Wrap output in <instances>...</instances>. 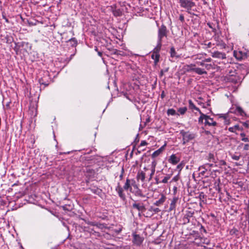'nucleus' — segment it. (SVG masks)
<instances>
[{
  "instance_id": "nucleus-11",
  "label": "nucleus",
  "mask_w": 249,
  "mask_h": 249,
  "mask_svg": "<svg viewBox=\"0 0 249 249\" xmlns=\"http://www.w3.org/2000/svg\"><path fill=\"white\" fill-rule=\"evenodd\" d=\"M132 207L137 209L139 212L142 213L145 211L146 209L143 203L135 202L132 204Z\"/></svg>"
},
{
  "instance_id": "nucleus-17",
  "label": "nucleus",
  "mask_w": 249,
  "mask_h": 249,
  "mask_svg": "<svg viewBox=\"0 0 249 249\" xmlns=\"http://www.w3.org/2000/svg\"><path fill=\"white\" fill-rule=\"evenodd\" d=\"M166 144L165 143L163 146L160 147L159 149L155 151L152 154V157L155 158L158 156L164 149L165 147L166 146Z\"/></svg>"
},
{
  "instance_id": "nucleus-12",
  "label": "nucleus",
  "mask_w": 249,
  "mask_h": 249,
  "mask_svg": "<svg viewBox=\"0 0 249 249\" xmlns=\"http://www.w3.org/2000/svg\"><path fill=\"white\" fill-rule=\"evenodd\" d=\"M160 198L159 199L154 203V205L156 206H160L162 205L166 200V196L163 194L160 195Z\"/></svg>"
},
{
  "instance_id": "nucleus-18",
  "label": "nucleus",
  "mask_w": 249,
  "mask_h": 249,
  "mask_svg": "<svg viewBox=\"0 0 249 249\" xmlns=\"http://www.w3.org/2000/svg\"><path fill=\"white\" fill-rule=\"evenodd\" d=\"M195 65L191 64L190 65H186L183 67L184 70L186 72L194 71L195 69Z\"/></svg>"
},
{
  "instance_id": "nucleus-35",
  "label": "nucleus",
  "mask_w": 249,
  "mask_h": 249,
  "mask_svg": "<svg viewBox=\"0 0 249 249\" xmlns=\"http://www.w3.org/2000/svg\"><path fill=\"white\" fill-rule=\"evenodd\" d=\"M168 115H175L176 114V110L173 108L168 109L167 111Z\"/></svg>"
},
{
  "instance_id": "nucleus-39",
  "label": "nucleus",
  "mask_w": 249,
  "mask_h": 249,
  "mask_svg": "<svg viewBox=\"0 0 249 249\" xmlns=\"http://www.w3.org/2000/svg\"><path fill=\"white\" fill-rule=\"evenodd\" d=\"M184 166V163L183 162H180L177 166V169L180 172Z\"/></svg>"
},
{
  "instance_id": "nucleus-9",
  "label": "nucleus",
  "mask_w": 249,
  "mask_h": 249,
  "mask_svg": "<svg viewBox=\"0 0 249 249\" xmlns=\"http://www.w3.org/2000/svg\"><path fill=\"white\" fill-rule=\"evenodd\" d=\"M178 198L177 196L174 197L171 200V203L170 204V207L168 209V212H171L173 211H175L176 208L177 206V203L178 201Z\"/></svg>"
},
{
  "instance_id": "nucleus-44",
  "label": "nucleus",
  "mask_w": 249,
  "mask_h": 249,
  "mask_svg": "<svg viewBox=\"0 0 249 249\" xmlns=\"http://www.w3.org/2000/svg\"><path fill=\"white\" fill-rule=\"evenodd\" d=\"M238 128V125H235L234 127H231L229 128V130L231 132H234L235 131V129Z\"/></svg>"
},
{
  "instance_id": "nucleus-15",
  "label": "nucleus",
  "mask_w": 249,
  "mask_h": 249,
  "mask_svg": "<svg viewBox=\"0 0 249 249\" xmlns=\"http://www.w3.org/2000/svg\"><path fill=\"white\" fill-rule=\"evenodd\" d=\"M212 56L214 58H221L222 59H226V54L218 51H215L212 53Z\"/></svg>"
},
{
  "instance_id": "nucleus-56",
  "label": "nucleus",
  "mask_w": 249,
  "mask_h": 249,
  "mask_svg": "<svg viewBox=\"0 0 249 249\" xmlns=\"http://www.w3.org/2000/svg\"><path fill=\"white\" fill-rule=\"evenodd\" d=\"M179 19L182 22L184 21V16L182 15H180L179 16Z\"/></svg>"
},
{
  "instance_id": "nucleus-59",
  "label": "nucleus",
  "mask_w": 249,
  "mask_h": 249,
  "mask_svg": "<svg viewBox=\"0 0 249 249\" xmlns=\"http://www.w3.org/2000/svg\"><path fill=\"white\" fill-rule=\"evenodd\" d=\"M211 60H212L211 58H209L205 59V60H204L203 61L204 62H211Z\"/></svg>"
},
{
  "instance_id": "nucleus-40",
  "label": "nucleus",
  "mask_w": 249,
  "mask_h": 249,
  "mask_svg": "<svg viewBox=\"0 0 249 249\" xmlns=\"http://www.w3.org/2000/svg\"><path fill=\"white\" fill-rule=\"evenodd\" d=\"M149 211H153L155 213H158L159 212H160V210L159 208H153L152 207H151L149 209Z\"/></svg>"
},
{
  "instance_id": "nucleus-21",
  "label": "nucleus",
  "mask_w": 249,
  "mask_h": 249,
  "mask_svg": "<svg viewBox=\"0 0 249 249\" xmlns=\"http://www.w3.org/2000/svg\"><path fill=\"white\" fill-rule=\"evenodd\" d=\"M162 42L157 41V45L156 47L153 50V53L160 54V51L161 49Z\"/></svg>"
},
{
  "instance_id": "nucleus-53",
  "label": "nucleus",
  "mask_w": 249,
  "mask_h": 249,
  "mask_svg": "<svg viewBox=\"0 0 249 249\" xmlns=\"http://www.w3.org/2000/svg\"><path fill=\"white\" fill-rule=\"evenodd\" d=\"M200 230L201 231H203L204 233H207L206 230L202 225H201Z\"/></svg>"
},
{
  "instance_id": "nucleus-32",
  "label": "nucleus",
  "mask_w": 249,
  "mask_h": 249,
  "mask_svg": "<svg viewBox=\"0 0 249 249\" xmlns=\"http://www.w3.org/2000/svg\"><path fill=\"white\" fill-rule=\"evenodd\" d=\"M151 173H150L149 174V180H150L152 177H153V175L155 173V165H153L151 167Z\"/></svg>"
},
{
  "instance_id": "nucleus-5",
  "label": "nucleus",
  "mask_w": 249,
  "mask_h": 249,
  "mask_svg": "<svg viewBox=\"0 0 249 249\" xmlns=\"http://www.w3.org/2000/svg\"><path fill=\"white\" fill-rule=\"evenodd\" d=\"M132 186H133L134 187H137V185L135 184V181L134 179L127 178L123 186V188L126 191L129 190L131 191L132 190Z\"/></svg>"
},
{
  "instance_id": "nucleus-64",
  "label": "nucleus",
  "mask_w": 249,
  "mask_h": 249,
  "mask_svg": "<svg viewBox=\"0 0 249 249\" xmlns=\"http://www.w3.org/2000/svg\"><path fill=\"white\" fill-rule=\"evenodd\" d=\"M206 106H210V100H208V101L207 102Z\"/></svg>"
},
{
  "instance_id": "nucleus-19",
  "label": "nucleus",
  "mask_w": 249,
  "mask_h": 249,
  "mask_svg": "<svg viewBox=\"0 0 249 249\" xmlns=\"http://www.w3.org/2000/svg\"><path fill=\"white\" fill-rule=\"evenodd\" d=\"M189 103V108L191 110H196L198 111L199 113L200 114V112H202L201 110L196 107L195 104L193 103V101L191 100H189L188 101Z\"/></svg>"
},
{
  "instance_id": "nucleus-42",
  "label": "nucleus",
  "mask_w": 249,
  "mask_h": 249,
  "mask_svg": "<svg viewBox=\"0 0 249 249\" xmlns=\"http://www.w3.org/2000/svg\"><path fill=\"white\" fill-rule=\"evenodd\" d=\"M122 53L123 52L121 51L118 50H114L112 53V54L122 55Z\"/></svg>"
},
{
  "instance_id": "nucleus-51",
  "label": "nucleus",
  "mask_w": 249,
  "mask_h": 249,
  "mask_svg": "<svg viewBox=\"0 0 249 249\" xmlns=\"http://www.w3.org/2000/svg\"><path fill=\"white\" fill-rule=\"evenodd\" d=\"M168 71V68L165 69L164 70H161L160 71V76H162L165 72H167Z\"/></svg>"
},
{
  "instance_id": "nucleus-16",
  "label": "nucleus",
  "mask_w": 249,
  "mask_h": 249,
  "mask_svg": "<svg viewBox=\"0 0 249 249\" xmlns=\"http://www.w3.org/2000/svg\"><path fill=\"white\" fill-rule=\"evenodd\" d=\"M207 160H208L210 162H212L213 163H216L217 162V158L216 156H215L213 153H209L206 157Z\"/></svg>"
},
{
  "instance_id": "nucleus-29",
  "label": "nucleus",
  "mask_w": 249,
  "mask_h": 249,
  "mask_svg": "<svg viewBox=\"0 0 249 249\" xmlns=\"http://www.w3.org/2000/svg\"><path fill=\"white\" fill-rule=\"evenodd\" d=\"M137 190L135 192V196H137L142 197H145V195H143L142 190L138 189L137 187Z\"/></svg>"
},
{
  "instance_id": "nucleus-61",
  "label": "nucleus",
  "mask_w": 249,
  "mask_h": 249,
  "mask_svg": "<svg viewBox=\"0 0 249 249\" xmlns=\"http://www.w3.org/2000/svg\"><path fill=\"white\" fill-rule=\"evenodd\" d=\"M198 64L200 65V66H204L205 65L204 61L198 62Z\"/></svg>"
},
{
  "instance_id": "nucleus-8",
  "label": "nucleus",
  "mask_w": 249,
  "mask_h": 249,
  "mask_svg": "<svg viewBox=\"0 0 249 249\" xmlns=\"http://www.w3.org/2000/svg\"><path fill=\"white\" fill-rule=\"evenodd\" d=\"M115 190L121 199L123 200H125L126 198L125 195L124 193V188L121 186L120 183H118L117 186L116 187Z\"/></svg>"
},
{
  "instance_id": "nucleus-14",
  "label": "nucleus",
  "mask_w": 249,
  "mask_h": 249,
  "mask_svg": "<svg viewBox=\"0 0 249 249\" xmlns=\"http://www.w3.org/2000/svg\"><path fill=\"white\" fill-rule=\"evenodd\" d=\"M15 45L14 50L17 52L20 48L27 47L29 44L28 42H21L18 43L15 42Z\"/></svg>"
},
{
  "instance_id": "nucleus-30",
  "label": "nucleus",
  "mask_w": 249,
  "mask_h": 249,
  "mask_svg": "<svg viewBox=\"0 0 249 249\" xmlns=\"http://www.w3.org/2000/svg\"><path fill=\"white\" fill-rule=\"evenodd\" d=\"M177 53L174 47H171L170 49V55L172 57H178V55H177Z\"/></svg>"
},
{
  "instance_id": "nucleus-45",
  "label": "nucleus",
  "mask_w": 249,
  "mask_h": 249,
  "mask_svg": "<svg viewBox=\"0 0 249 249\" xmlns=\"http://www.w3.org/2000/svg\"><path fill=\"white\" fill-rule=\"evenodd\" d=\"M147 144H148V143L146 142V141H141V142L140 143L139 147L145 146V145H147Z\"/></svg>"
},
{
  "instance_id": "nucleus-4",
  "label": "nucleus",
  "mask_w": 249,
  "mask_h": 249,
  "mask_svg": "<svg viewBox=\"0 0 249 249\" xmlns=\"http://www.w3.org/2000/svg\"><path fill=\"white\" fill-rule=\"evenodd\" d=\"M168 31L165 25L162 24L159 27L158 32V41L162 42V38L164 37H167Z\"/></svg>"
},
{
  "instance_id": "nucleus-2",
  "label": "nucleus",
  "mask_w": 249,
  "mask_h": 249,
  "mask_svg": "<svg viewBox=\"0 0 249 249\" xmlns=\"http://www.w3.org/2000/svg\"><path fill=\"white\" fill-rule=\"evenodd\" d=\"M178 1L180 7L185 9L189 14H192V8L196 6V3L194 1L191 0H178Z\"/></svg>"
},
{
  "instance_id": "nucleus-55",
  "label": "nucleus",
  "mask_w": 249,
  "mask_h": 249,
  "mask_svg": "<svg viewBox=\"0 0 249 249\" xmlns=\"http://www.w3.org/2000/svg\"><path fill=\"white\" fill-rule=\"evenodd\" d=\"M206 165H208L209 167H217V165L216 164H213V163H208L207 164H206Z\"/></svg>"
},
{
  "instance_id": "nucleus-48",
  "label": "nucleus",
  "mask_w": 249,
  "mask_h": 249,
  "mask_svg": "<svg viewBox=\"0 0 249 249\" xmlns=\"http://www.w3.org/2000/svg\"><path fill=\"white\" fill-rule=\"evenodd\" d=\"M202 240H203V243L206 245H209L210 243V240L207 238H204L203 239L202 238Z\"/></svg>"
},
{
  "instance_id": "nucleus-54",
  "label": "nucleus",
  "mask_w": 249,
  "mask_h": 249,
  "mask_svg": "<svg viewBox=\"0 0 249 249\" xmlns=\"http://www.w3.org/2000/svg\"><path fill=\"white\" fill-rule=\"evenodd\" d=\"M207 25L209 26V27L213 29V31H215V29L214 28L213 26V24L211 23H208Z\"/></svg>"
},
{
  "instance_id": "nucleus-37",
  "label": "nucleus",
  "mask_w": 249,
  "mask_h": 249,
  "mask_svg": "<svg viewBox=\"0 0 249 249\" xmlns=\"http://www.w3.org/2000/svg\"><path fill=\"white\" fill-rule=\"evenodd\" d=\"M240 157H241L240 155H235V154L231 155V157L232 159L233 160H238L240 159Z\"/></svg>"
},
{
  "instance_id": "nucleus-27",
  "label": "nucleus",
  "mask_w": 249,
  "mask_h": 249,
  "mask_svg": "<svg viewBox=\"0 0 249 249\" xmlns=\"http://www.w3.org/2000/svg\"><path fill=\"white\" fill-rule=\"evenodd\" d=\"M85 222L86 223H87L88 225H91V226H96L98 228H100L101 226L102 225V224H99V223H96V222H90V221H86L84 219H83Z\"/></svg>"
},
{
  "instance_id": "nucleus-25",
  "label": "nucleus",
  "mask_w": 249,
  "mask_h": 249,
  "mask_svg": "<svg viewBox=\"0 0 249 249\" xmlns=\"http://www.w3.org/2000/svg\"><path fill=\"white\" fill-rule=\"evenodd\" d=\"M194 72L199 75L207 73L206 71H205L204 69H201L200 68H195V69H194Z\"/></svg>"
},
{
  "instance_id": "nucleus-58",
  "label": "nucleus",
  "mask_w": 249,
  "mask_h": 249,
  "mask_svg": "<svg viewBox=\"0 0 249 249\" xmlns=\"http://www.w3.org/2000/svg\"><path fill=\"white\" fill-rule=\"evenodd\" d=\"M220 163L221 165H225L226 164V161L223 160H220Z\"/></svg>"
},
{
  "instance_id": "nucleus-49",
  "label": "nucleus",
  "mask_w": 249,
  "mask_h": 249,
  "mask_svg": "<svg viewBox=\"0 0 249 249\" xmlns=\"http://www.w3.org/2000/svg\"><path fill=\"white\" fill-rule=\"evenodd\" d=\"M124 168L123 167L122 168V170H121V174H120V176H119V178H120V180H122L123 178V175H124Z\"/></svg>"
},
{
  "instance_id": "nucleus-28",
  "label": "nucleus",
  "mask_w": 249,
  "mask_h": 249,
  "mask_svg": "<svg viewBox=\"0 0 249 249\" xmlns=\"http://www.w3.org/2000/svg\"><path fill=\"white\" fill-rule=\"evenodd\" d=\"M241 140L244 142H249V138L246 136L244 133H241L240 134Z\"/></svg>"
},
{
  "instance_id": "nucleus-3",
  "label": "nucleus",
  "mask_w": 249,
  "mask_h": 249,
  "mask_svg": "<svg viewBox=\"0 0 249 249\" xmlns=\"http://www.w3.org/2000/svg\"><path fill=\"white\" fill-rule=\"evenodd\" d=\"M180 134L182 137V144H185L191 140L194 139L196 137V134L189 131H185L184 130L180 131Z\"/></svg>"
},
{
  "instance_id": "nucleus-1",
  "label": "nucleus",
  "mask_w": 249,
  "mask_h": 249,
  "mask_svg": "<svg viewBox=\"0 0 249 249\" xmlns=\"http://www.w3.org/2000/svg\"><path fill=\"white\" fill-rule=\"evenodd\" d=\"M199 123L203 124L206 128H214L217 125V123L210 116L207 115L202 112H200V116L198 118Z\"/></svg>"
},
{
  "instance_id": "nucleus-13",
  "label": "nucleus",
  "mask_w": 249,
  "mask_h": 249,
  "mask_svg": "<svg viewBox=\"0 0 249 249\" xmlns=\"http://www.w3.org/2000/svg\"><path fill=\"white\" fill-rule=\"evenodd\" d=\"M179 161L180 158L178 157L175 154L171 155L168 159L169 162L173 165L177 164Z\"/></svg>"
},
{
  "instance_id": "nucleus-63",
  "label": "nucleus",
  "mask_w": 249,
  "mask_h": 249,
  "mask_svg": "<svg viewBox=\"0 0 249 249\" xmlns=\"http://www.w3.org/2000/svg\"><path fill=\"white\" fill-rule=\"evenodd\" d=\"M178 249H186L185 246H180L179 247Z\"/></svg>"
},
{
  "instance_id": "nucleus-24",
  "label": "nucleus",
  "mask_w": 249,
  "mask_h": 249,
  "mask_svg": "<svg viewBox=\"0 0 249 249\" xmlns=\"http://www.w3.org/2000/svg\"><path fill=\"white\" fill-rule=\"evenodd\" d=\"M234 112L235 113L239 114L240 115H241L242 116H243L245 115V114H246L245 112L243 110V109L240 107H236Z\"/></svg>"
},
{
  "instance_id": "nucleus-38",
  "label": "nucleus",
  "mask_w": 249,
  "mask_h": 249,
  "mask_svg": "<svg viewBox=\"0 0 249 249\" xmlns=\"http://www.w3.org/2000/svg\"><path fill=\"white\" fill-rule=\"evenodd\" d=\"M62 208L65 211H70L72 210V207L70 205H65L62 206Z\"/></svg>"
},
{
  "instance_id": "nucleus-60",
  "label": "nucleus",
  "mask_w": 249,
  "mask_h": 249,
  "mask_svg": "<svg viewBox=\"0 0 249 249\" xmlns=\"http://www.w3.org/2000/svg\"><path fill=\"white\" fill-rule=\"evenodd\" d=\"M95 50L98 52V54L99 55V56H102V52H98V51H97V48L96 47V48L95 49Z\"/></svg>"
},
{
  "instance_id": "nucleus-33",
  "label": "nucleus",
  "mask_w": 249,
  "mask_h": 249,
  "mask_svg": "<svg viewBox=\"0 0 249 249\" xmlns=\"http://www.w3.org/2000/svg\"><path fill=\"white\" fill-rule=\"evenodd\" d=\"M0 10L1 11V15H2V18L5 20V21L6 23H9V20H8V19L6 17V13H5V11L4 10H2L1 7L0 8Z\"/></svg>"
},
{
  "instance_id": "nucleus-57",
  "label": "nucleus",
  "mask_w": 249,
  "mask_h": 249,
  "mask_svg": "<svg viewBox=\"0 0 249 249\" xmlns=\"http://www.w3.org/2000/svg\"><path fill=\"white\" fill-rule=\"evenodd\" d=\"M200 168H203L204 169V170L202 171L201 172V174L202 175H204L205 173L206 172V171L207 170L206 169H205V168L202 166L201 167H200Z\"/></svg>"
},
{
  "instance_id": "nucleus-23",
  "label": "nucleus",
  "mask_w": 249,
  "mask_h": 249,
  "mask_svg": "<svg viewBox=\"0 0 249 249\" xmlns=\"http://www.w3.org/2000/svg\"><path fill=\"white\" fill-rule=\"evenodd\" d=\"M160 55V54L153 53L151 55V58L154 60L155 65H157L159 61Z\"/></svg>"
},
{
  "instance_id": "nucleus-43",
  "label": "nucleus",
  "mask_w": 249,
  "mask_h": 249,
  "mask_svg": "<svg viewBox=\"0 0 249 249\" xmlns=\"http://www.w3.org/2000/svg\"><path fill=\"white\" fill-rule=\"evenodd\" d=\"M216 45L224 47L225 44L223 43L221 40H218L216 42Z\"/></svg>"
},
{
  "instance_id": "nucleus-34",
  "label": "nucleus",
  "mask_w": 249,
  "mask_h": 249,
  "mask_svg": "<svg viewBox=\"0 0 249 249\" xmlns=\"http://www.w3.org/2000/svg\"><path fill=\"white\" fill-rule=\"evenodd\" d=\"M187 110V108L186 107H180L178 109V111L181 114L184 115Z\"/></svg>"
},
{
  "instance_id": "nucleus-41",
  "label": "nucleus",
  "mask_w": 249,
  "mask_h": 249,
  "mask_svg": "<svg viewBox=\"0 0 249 249\" xmlns=\"http://www.w3.org/2000/svg\"><path fill=\"white\" fill-rule=\"evenodd\" d=\"M237 232V230L235 228H233L230 231V234L231 235L236 234Z\"/></svg>"
},
{
  "instance_id": "nucleus-50",
  "label": "nucleus",
  "mask_w": 249,
  "mask_h": 249,
  "mask_svg": "<svg viewBox=\"0 0 249 249\" xmlns=\"http://www.w3.org/2000/svg\"><path fill=\"white\" fill-rule=\"evenodd\" d=\"M179 179V178L178 176H176L175 177H174L172 179V180H171L170 182H176Z\"/></svg>"
},
{
  "instance_id": "nucleus-7",
  "label": "nucleus",
  "mask_w": 249,
  "mask_h": 249,
  "mask_svg": "<svg viewBox=\"0 0 249 249\" xmlns=\"http://www.w3.org/2000/svg\"><path fill=\"white\" fill-rule=\"evenodd\" d=\"M194 212L193 211H187L184 214L182 221L184 224L189 223L190 221V218L193 216Z\"/></svg>"
},
{
  "instance_id": "nucleus-6",
  "label": "nucleus",
  "mask_w": 249,
  "mask_h": 249,
  "mask_svg": "<svg viewBox=\"0 0 249 249\" xmlns=\"http://www.w3.org/2000/svg\"><path fill=\"white\" fill-rule=\"evenodd\" d=\"M149 170L148 167H144L142 170L139 171L137 175V178L138 180H141L143 182L145 180L146 172Z\"/></svg>"
},
{
  "instance_id": "nucleus-36",
  "label": "nucleus",
  "mask_w": 249,
  "mask_h": 249,
  "mask_svg": "<svg viewBox=\"0 0 249 249\" xmlns=\"http://www.w3.org/2000/svg\"><path fill=\"white\" fill-rule=\"evenodd\" d=\"M239 147H243V150L247 151L249 150V144H244L241 143L239 145Z\"/></svg>"
},
{
  "instance_id": "nucleus-10",
  "label": "nucleus",
  "mask_w": 249,
  "mask_h": 249,
  "mask_svg": "<svg viewBox=\"0 0 249 249\" xmlns=\"http://www.w3.org/2000/svg\"><path fill=\"white\" fill-rule=\"evenodd\" d=\"M133 242L134 244L140 246L143 242V238L140 236L138 234H134L133 235Z\"/></svg>"
},
{
  "instance_id": "nucleus-52",
  "label": "nucleus",
  "mask_w": 249,
  "mask_h": 249,
  "mask_svg": "<svg viewBox=\"0 0 249 249\" xmlns=\"http://www.w3.org/2000/svg\"><path fill=\"white\" fill-rule=\"evenodd\" d=\"M122 230V228H120L118 229H115L114 231L116 234H119L121 232Z\"/></svg>"
},
{
  "instance_id": "nucleus-31",
  "label": "nucleus",
  "mask_w": 249,
  "mask_h": 249,
  "mask_svg": "<svg viewBox=\"0 0 249 249\" xmlns=\"http://www.w3.org/2000/svg\"><path fill=\"white\" fill-rule=\"evenodd\" d=\"M171 175L167 174L166 176H165L161 180V183H167L168 180L171 178Z\"/></svg>"
},
{
  "instance_id": "nucleus-46",
  "label": "nucleus",
  "mask_w": 249,
  "mask_h": 249,
  "mask_svg": "<svg viewBox=\"0 0 249 249\" xmlns=\"http://www.w3.org/2000/svg\"><path fill=\"white\" fill-rule=\"evenodd\" d=\"M155 180L156 181L155 184H159L160 183H161V180H160V178L158 176H156L155 178Z\"/></svg>"
},
{
  "instance_id": "nucleus-26",
  "label": "nucleus",
  "mask_w": 249,
  "mask_h": 249,
  "mask_svg": "<svg viewBox=\"0 0 249 249\" xmlns=\"http://www.w3.org/2000/svg\"><path fill=\"white\" fill-rule=\"evenodd\" d=\"M68 42L70 44V45L72 47H75L77 44V41L74 37L70 39L68 41Z\"/></svg>"
},
{
  "instance_id": "nucleus-22",
  "label": "nucleus",
  "mask_w": 249,
  "mask_h": 249,
  "mask_svg": "<svg viewBox=\"0 0 249 249\" xmlns=\"http://www.w3.org/2000/svg\"><path fill=\"white\" fill-rule=\"evenodd\" d=\"M3 40L7 44H11L14 41L13 37L8 34L4 36Z\"/></svg>"
},
{
  "instance_id": "nucleus-20",
  "label": "nucleus",
  "mask_w": 249,
  "mask_h": 249,
  "mask_svg": "<svg viewBox=\"0 0 249 249\" xmlns=\"http://www.w3.org/2000/svg\"><path fill=\"white\" fill-rule=\"evenodd\" d=\"M88 190H90L92 193L94 194L99 195L101 193L102 190L101 189L98 188L97 187L93 186L90 187L88 189Z\"/></svg>"
},
{
  "instance_id": "nucleus-47",
  "label": "nucleus",
  "mask_w": 249,
  "mask_h": 249,
  "mask_svg": "<svg viewBox=\"0 0 249 249\" xmlns=\"http://www.w3.org/2000/svg\"><path fill=\"white\" fill-rule=\"evenodd\" d=\"M39 83L41 85H44L45 86H48L49 83L48 82H44L43 78L39 79Z\"/></svg>"
},
{
  "instance_id": "nucleus-62",
  "label": "nucleus",
  "mask_w": 249,
  "mask_h": 249,
  "mask_svg": "<svg viewBox=\"0 0 249 249\" xmlns=\"http://www.w3.org/2000/svg\"><path fill=\"white\" fill-rule=\"evenodd\" d=\"M177 190V187L176 186H174L173 188V191H174V194L176 193Z\"/></svg>"
}]
</instances>
